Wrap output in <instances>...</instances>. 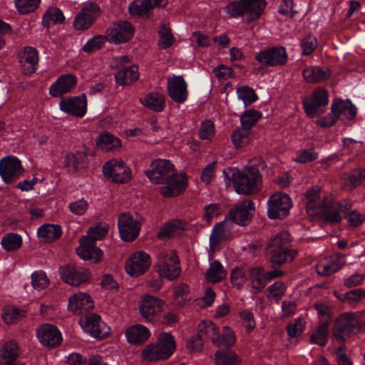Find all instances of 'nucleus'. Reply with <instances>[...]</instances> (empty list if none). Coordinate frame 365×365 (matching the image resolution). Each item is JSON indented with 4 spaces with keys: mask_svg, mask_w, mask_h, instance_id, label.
I'll return each mask as SVG.
<instances>
[{
    "mask_svg": "<svg viewBox=\"0 0 365 365\" xmlns=\"http://www.w3.org/2000/svg\"><path fill=\"white\" fill-rule=\"evenodd\" d=\"M17 11L21 14L34 12L39 6L41 0H14Z\"/></svg>",
    "mask_w": 365,
    "mask_h": 365,
    "instance_id": "nucleus-56",
    "label": "nucleus"
},
{
    "mask_svg": "<svg viewBox=\"0 0 365 365\" xmlns=\"http://www.w3.org/2000/svg\"><path fill=\"white\" fill-rule=\"evenodd\" d=\"M267 204V215L270 219H282L287 217L292 206L290 197L283 192L273 194Z\"/></svg>",
    "mask_w": 365,
    "mask_h": 365,
    "instance_id": "nucleus-7",
    "label": "nucleus"
},
{
    "mask_svg": "<svg viewBox=\"0 0 365 365\" xmlns=\"http://www.w3.org/2000/svg\"><path fill=\"white\" fill-rule=\"evenodd\" d=\"M145 175L151 182L162 185L160 192L164 197H176L187 187L186 175L178 173L174 164L167 159L153 160Z\"/></svg>",
    "mask_w": 365,
    "mask_h": 365,
    "instance_id": "nucleus-1",
    "label": "nucleus"
},
{
    "mask_svg": "<svg viewBox=\"0 0 365 365\" xmlns=\"http://www.w3.org/2000/svg\"><path fill=\"white\" fill-rule=\"evenodd\" d=\"M80 245L76 248V252L79 257L83 260H90L93 263H98L103 260V252L98 247L96 242L89 240V237L80 238Z\"/></svg>",
    "mask_w": 365,
    "mask_h": 365,
    "instance_id": "nucleus-24",
    "label": "nucleus"
},
{
    "mask_svg": "<svg viewBox=\"0 0 365 365\" xmlns=\"http://www.w3.org/2000/svg\"><path fill=\"white\" fill-rule=\"evenodd\" d=\"M59 274L66 284L73 287L87 283L91 278V274L88 269L71 264L61 267Z\"/></svg>",
    "mask_w": 365,
    "mask_h": 365,
    "instance_id": "nucleus-8",
    "label": "nucleus"
},
{
    "mask_svg": "<svg viewBox=\"0 0 365 365\" xmlns=\"http://www.w3.org/2000/svg\"><path fill=\"white\" fill-rule=\"evenodd\" d=\"M96 145L103 150H110L120 147V140L108 133H103L98 136Z\"/></svg>",
    "mask_w": 365,
    "mask_h": 365,
    "instance_id": "nucleus-45",
    "label": "nucleus"
},
{
    "mask_svg": "<svg viewBox=\"0 0 365 365\" xmlns=\"http://www.w3.org/2000/svg\"><path fill=\"white\" fill-rule=\"evenodd\" d=\"M59 108L63 113L78 118L83 117L87 111V101L84 94L80 96L62 98Z\"/></svg>",
    "mask_w": 365,
    "mask_h": 365,
    "instance_id": "nucleus-18",
    "label": "nucleus"
},
{
    "mask_svg": "<svg viewBox=\"0 0 365 365\" xmlns=\"http://www.w3.org/2000/svg\"><path fill=\"white\" fill-rule=\"evenodd\" d=\"M267 252L270 261L275 264H282L286 262L292 261L296 256V252L289 249L267 248Z\"/></svg>",
    "mask_w": 365,
    "mask_h": 365,
    "instance_id": "nucleus-37",
    "label": "nucleus"
},
{
    "mask_svg": "<svg viewBox=\"0 0 365 365\" xmlns=\"http://www.w3.org/2000/svg\"><path fill=\"white\" fill-rule=\"evenodd\" d=\"M289 242V234L286 231L281 232L271 240L267 248L288 249Z\"/></svg>",
    "mask_w": 365,
    "mask_h": 365,
    "instance_id": "nucleus-58",
    "label": "nucleus"
},
{
    "mask_svg": "<svg viewBox=\"0 0 365 365\" xmlns=\"http://www.w3.org/2000/svg\"><path fill=\"white\" fill-rule=\"evenodd\" d=\"M362 298H365V290L356 289L346 292L343 296L342 302H346L351 306H356Z\"/></svg>",
    "mask_w": 365,
    "mask_h": 365,
    "instance_id": "nucleus-64",
    "label": "nucleus"
},
{
    "mask_svg": "<svg viewBox=\"0 0 365 365\" xmlns=\"http://www.w3.org/2000/svg\"><path fill=\"white\" fill-rule=\"evenodd\" d=\"M89 204L84 198H80L73 202H71L68 205V209L70 212L75 215H83L88 210Z\"/></svg>",
    "mask_w": 365,
    "mask_h": 365,
    "instance_id": "nucleus-62",
    "label": "nucleus"
},
{
    "mask_svg": "<svg viewBox=\"0 0 365 365\" xmlns=\"http://www.w3.org/2000/svg\"><path fill=\"white\" fill-rule=\"evenodd\" d=\"M230 280L234 287L240 289L246 281L245 270L241 267H235L231 272Z\"/></svg>",
    "mask_w": 365,
    "mask_h": 365,
    "instance_id": "nucleus-63",
    "label": "nucleus"
},
{
    "mask_svg": "<svg viewBox=\"0 0 365 365\" xmlns=\"http://www.w3.org/2000/svg\"><path fill=\"white\" fill-rule=\"evenodd\" d=\"M31 285L34 289L41 291L46 289L50 280L46 272L41 270L35 271L31 275Z\"/></svg>",
    "mask_w": 365,
    "mask_h": 365,
    "instance_id": "nucleus-51",
    "label": "nucleus"
},
{
    "mask_svg": "<svg viewBox=\"0 0 365 365\" xmlns=\"http://www.w3.org/2000/svg\"><path fill=\"white\" fill-rule=\"evenodd\" d=\"M226 274L222 264L219 261L215 260L210 264L205 276L210 282L217 283L223 279Z\"/></svg>",
    "mask_w": 365,
    "mask_h": 365,
    "instance_id": "nucleus-44",
    "label": "nucleus"
},
{
    "mask_svg": "<svg viewBox=\"0 0 365 365\" xmlns=\"http://www.w3.org/2000/svg\"><path fill=\"white\" fill-rule=\"evenodd\" d=\"M134 35V28L127 21H120L113 24L106 31V39L115 44L128 41Z\"/></svg>",
    "mask_w": 365,
    "mask_h": 365,
    "instance_id": "nucleus-14",
    "label": "nucleus"
},
{
    "mask_svg": "<svg viewBox=\"0 0 365 365\" xmlns=\"http://www.w3.org/2000/svg\"><path fill=\"white\" fill-rule=\"evenodd\" d=\"M174 42L171 31L165 25H162L159 31L158 46L162 49L169 48Z\"/></svg>",
    "mask_w": 365,
    "mask_h": 365,
    "instance_id": "nucleus-59",
    "label": "nucleus"
},
{
    "mask_svg": "<svg viewBox=\"0 0 365 365\" xmlns=\"http://www.w3.org/2000/svg\"><path fill=\"white\" fill-rule=\"evenodd\" d=\"M93 307L92 298L86 292H77L68 299V309L73 314H81Z\"/></svg>",
    "mask_w": 365,
    "mask_h": 365,
    "instance_id": "nucleus-27",
    "label": "nucleus"
},
{
    "mask_svg": "<svg viewBox=\"0 0 365 365\" xmlns=\"http://www.w3.org/2000/svg\"><path fill=\"white\" fill-rule=\"evenodd\" d=\"M237 97L242 101L245 106H250L255 102L258 97L255 91L249 86H242L237 90Z\"/></svg>",
    "mask_w": 365,
    "mask_h": 365,
    "instance_id": "nucleus-57",
    "label": "nucleus"
},
{
    "mask_svg": "<svg viewBox=\"0 0 365 365\" xmlns=\"http://www.w3.org/2000/svg\"><path fill=\"white\" fill-rule=\"evenodd\" d=\"M167 89L170 98L177 103H183L188 98L187 84L182 76L168 78Z\"/></svg>",
    "mask_w": 365,
    "mask_h": 365,
    "instance_id": "nucleus-22",
    "label": "nucleus"
},
{
    "mask_svg": "<svg viewBox=\"0 0 365 365\" xmlns=\"http://www.w3.org/2000/svg\"><path fill=\"white\" fill-rule=\"evenodd\" d=\"M307 211L309 215L315 216L320 213L322 208L327 206L329 199L321 196V190L319 187H312L306 192Z\"/></svg>",
    "mask_w": 365,
    "mask_h": 365,
    "instance_id": "nucleus-25",
    "label": "nucleus"
},
{
    "mask_svg": "<svg viewBox=\"0 0 365 365\" xmlns=\"http://www.w3.org/2000/svg\"><path fill=\"white\" fill-rule=\"evenodd\" d=\"M303 103L305 113L310 117H313L316 113H324L329 103L328 93L324 88H318L304 101Z\"/></svg>",
    "mask_w": 365,
    "mask_h": 365,
    "instance_id": "nucleus-11",
    "label": "nucleus"
},
{
    "mask_svg": "<svg viewBox=\"0 0 365 365\" xmlns=\"http://www.w3.org/2000/svg\"><path fill=\"white\" fill-rule=\"evenodd\" d=\"M139 78L138 68L133 65L125 69L120 70L115 76V78L119 85L125 86L133 83Z\"/></svg>",
    "mask_w": 365,
    "mask_h": 365,
    "instance_id": "nucleus-40",
    "label": "nucleus"
},
{
    "mask_svg": "<svg viewBox=\"0 0 365 365\" xmlns=\"http://www.w3.org/2000/svg\"><path fill=\"white\" fill-rule=\"evenodd\" d=\"M151 259L148 254L143 251L135 252L125 262V271L131 277H139L148 270Z\"/></svg>",
    "mask_w": 365,
    "mask_h": 365,
    "instance_id": "nucleus-15",
    "label": "nucleus"
},
{
    "mask_svg": "<svg viewBox=\"0 0 365 365\" xmlns=\"http://www.w3.org/2000/svg\"><path fill=\"white\" fill-rule=\"evenodd\" d=\"M61 234V227L53 224L43 225L37 231L38 237L44 242H51L59 238Z\"/></svg>",
    "mask_w": 365,
    "mask_h": 365,
    "instance_id": "nucleus-38",
    "label": "nucleus"
},
{
    "mask_svg": "<svg viewBox=\"0 0 365 365\" xmlns=\"http://www.w3.org/2000/svg\"><path fill=\"white\" fill-rule=\"evenodd\" d=\"M255 211V205L252 200H246L240 205L233 207L225 218L234 223L245 226L251 220Z\"/></svg>",
    "mask_w": 365,
    "mask_h": 365,
    "instance_id": "nucleus-23",
    "label": "nucleus"
},
{
    "mask_svg": "<svg viewBox=\"0 0 365 365\" xmlns=\"http://www.w3.org/2000/svg\"><path fill=\"white\" fill-rule=\"evenodd\" d=\"M36 335L40 343L49 348L59 346L62 341V335L59 329L53 324H44L36 330Z\"/></svg>",
    "mask_w": 365,
    "mask_h": 365,
    "instance_id": "nucleus-19",
    "label": "nucleus"
},
{
    "mask_svg": "<svg viewBox=\"0 0 365 365\" xmlns=\"http://www.w3.org/2000/svg\"><path fill=\"white\" fill-rule=\"evenodd\" d=\"M19 62L22 72L29 75L36 71L38 63V53L35 48L25 47L19 53Z\"/></svg>",
    "mask_w": 365,
    "mask_h": 365,
    "instance_id": "nucleus-26",
    "label": "nucleus"
},
{
    "mask_svg": "<svg viewBox=\"0 0 365 365\" xmlns=\"http://www.w3.org/2000/svg\"><path fill=\"white\" fill-rule=\"evenodd\" d=\"M329 325L327 322L322 323L311 336L312 343L319 346H324L327 342Z\"/></svg>",
    "mask_w": 365,
    "mask_h": 365,
    "instance_id": "nucleus-53",
    "label": "nucleus"
},
{
    "mask_svg": "<svg viewBox=\"0 0 365 365\" xmlns=\"http://www.w3.org/2000/svg\"><path fill=\"white\" fill-rule=\"evenodd\" d=\"M346 263L345 256L336 254L331 257L329 261L321 262L316 266V269L319 275H331L340 269Z\"/></svg>",
    "mask_w": 365,
    "mask_h": 365,
    "instance_id": "nucleus-30",
    "label": "nucleus"
},
{
    "mask_svg": "<svg viewBox=\"0 0 365 365\" xmlns=\"http://www.w3.org/2000/svg\"><path fill=\"white\" fill-rule=\"evenodd\" d=\"M141 356L144 361L148 363L166 360L156 342L147 345L142 351Z\"/></svg>",
    "mask_w": 365,
    "mask_h": 365,
    "instance_id": "nucleus-46",
    "label": "nucleus"
},
{
    "mask_svg": "<svg viewBox=\"0 0 365 365\" xmlns=\"http://www.w3.org/2000/svg\"><path fill=\"white\" fill-rule=\"evenodd\" d=\"M77 83L76 77L73 74H65L58 78L49 88V93L53 97H58L71 92Z\"/></svg>",
    "mask_w": 365,
    "mask_h": 365,
    "instance_id": "nucleus-28",
    "label": "nucleus"
},
{
    "mask_svg": "<svg viewBox=\"0 0 365 365\" xmlns=\"http://www.w3.org/2000/svg\"><path fill=\"white\" fill-rule=\"evenodd\" d=\"M23 173L21 162L17 157L9 155L0 160V176L4 182L15 181Z\"/></svg>",
    "mask_w": 365,
    "mask_h": 365,
    "instance_id": "nucleus-13",
    "label": "nucleus"
},
{
    "mask_svg": "<svg viewBox=\"0 0 365 365\" xmlns=\"http://www.w3.org/2000/svg\"><path fill=\"white\" fill-rule=\"evenodd\" d=\"M19 356L17 344L11 341H5L0 346V365H12Z\"/></svg>",
    "mask_w": 365,
    "mask_h": 365,
    "instance_id": "nucleus-33",
    "label": "nucleus"
},
{
    "mask_svg": "<svg viewBox=\"0 0 365 365\" xmlns=\"http://www.w3.org/2000/svg\"><path fill=\"white\" fill-rule=\"evenodd\" d=\"M166 302L155 296L144 295L139 304V312L141 317L147 322L155 323L160 319L165 310Z\"/></svg>",
    "mask_w": 365,
    "mask_h": 365,
    "instance_id": "nucleus-6",
    "label": "nucleus"
},
{
    "mask_svg": "<svg viewBox=\"0 0 365 365\" xmlns=\"http://www.w3.org/2000/svg\"><path fill=\"white\" fill-rule=\"evenodd\" d=\"M183 230L184 227L180 221L173 220L165 224V225L160 229L158 236L160 239L165 240L179 235Z\"/></svg>",
    "mask_w": 365,
    "mask_h": 365,
    "instance_id": "nucleus-42",
    "label": "nucleus"
},
{
    "mask_svg": "<svg viewBox=\"0 0 365 365\" xmlns=\"http://www.w3.org/2000/svg\"><path fill=\"white\" fill-rule=\"evenodd\" d=\"M356 108L349 100H335L331 105V113L327 118H322L317 123L322 127H330L339 118L343 120H351L356 116Z\"/></svg>",
    "mask_w": 365,
    "mask_h": 365,
    "instance_id": "nucleus-5",
    "label": "nucleus"
},
{
    "mask_svg": "<svg viewBox=\"0 0 365 365\" xmlns=\"http://www.w3.org/2000/svg\"><path fill=\"white\" fill-rule=\"evenodd\" d=\"M197 335L202 338L208 339L215 345L221 344L219 329L215 324L210 320H203L197 326Z\"/></svg>",
    "mask_w": 365,
    "mask_h": 365,
    "instance_id": "nucleus-31",
    "label": "nucleus"
},
{
    "mask_svg": "<svg viewBox=\"0 0 365 365\" xmlns=\"http://www.w3.org/2000/svg\"><path fill=\"white\" fill-rule=\"evenodd\" d=\"M351 208V205L346 201L333 202L329 199L327 206L322 209L319 215L327 222L336 223L341 220V214L346 213Z\"/></svg>",
    "mask_w": 365,
    "mask_h": 365,
    "instance_id": "nucleus-17",
    "label": "nucleus"
},
{
    "mask_svg": "<svg viewBox=\"0 0 365 365\" xmlns=\"http://www.w3.org/2000/svg\"><path fill=\"white\" fill-rule=\"evenodd\" d=\"M100 14L101 9L98 5L93 2L86 4L74 19V29L78 31L88 29Z\"/></svg>",
    "mask_w": 365,
    "mask_h": 365,
    "instance_id": "nucleus-12",
    "label": "nucleus"
},
{
    "mask_svg": "<svg viewBox=\"0 0 365 365\" xmlns=\"http://www.w3.org/2000/svg\"><path fill=\"white\" fill-rule=\"evenodd\" d=\"M251 141V130L240 128L233 131L232 142L236 148H243Z\"/></svg>",
    "mask_w": 365,
    "mask_h": 365,
    "instance_id": "nucleus-49",
    "label": "nucleus"
},
{
    "mask_svg": "<svg viewBox=\"0 0 365 365\" xmlns=\"http://www.w3.org/2000/svg\"><path fill=\"white\" fill-rule=\"evenodd\" d=\"M265 272L262 267L252 268L250 270V279L252 287L257 292H261L267 283Z\"/></svg>",
    "mask_w": 365,
    "mask_h": 365,
    "instance_id": "nucleus-43",
    "label": "nucleus"
},
{
    "mask_svg": "<svg viewBox=\"0 0 365 365\" xmlns=\"http://www.w3.org/2000/svg\"><path fill=\"white\" fill-rule=\"evenodd\" d=\"M156 272L161 278L174 280L181 273L180 260L174 250H162L158 255L155 265Z\"/></svg>",
    "mask_w": 365,
    "mask_h": 365,
    "instance_id": "nucleus-4",
    "label": "nucleus"
},
{
    "mask_svg": "<svg viewBox=\"0 0 365 365\" xmlns=\"http://www.w3.org/2000/svg\"><path fill=\"white\" fill-rule=\"evenodd\" d=\"M255 59L265 66L284 65L287 61V53L282 46L273 47L257 53Z\"/></svg>",
    "mask_w": 365,
    "mask_h": 365,
    "instance_id": "nucleus-21",
    "label": "nucleus"
},
{
    "mask_svg": "<svg viewBox=\"0 0 365 365\" xmlns=\"http://www.w3.org/2000/svg\"><path fill=\"white\" fill-rule=\"evenodd\" d=\"M1 244L6 252L16 251L22 245V237L16 233H9L2 237Z\"/></svg>",
    "mask_w": 365,
    "mask_h": 365,
    "instance_id": "nucleus-48",
    "label": "nucleus"
},
{
    "mask_svg": "<svg viewBox=\"0 0 365 365\" xmlns=\"http://www.w3.org/2000/svg\"><path fill=\"white\" fill-rule=\"evenodd\" d=\"M266 5V0H236L230 2L225 10L230 17H242L243 21L251 23L259 19Z\"/></svg>",
    "mask_w": 365,
    "mask_h": 365,
    "instance_id": "nucleus-2",
    "label": "nucleus"
},
{
    "mask_svg": "<svg viewBox=\"0 0 365 365\" xmlns=\"http://www.w3.org/2000/svg\"><path fill=\"white\" fill-rule=\"evenodd\" d=\"M215 356L217 365H235L242 362V359L230 349H220Z\"/></svg>",
    "mask_w": 365,
    "mask_h": 365,
    "instance_id": "nucleus-41",
    "label": "nucleus"
},
{
    "mask_svg": "<svg viewBox=\"0 0 365 365\" xmlns=\"http://www.w3.org/2000/svg\"><path fill=\"white\" fill-rule=\"evenodd\" d=\"M24 315L23 310H19L16 308H5L2 312V319L5 323L14 324L18 322Z\"/></svg>",
    "mask_w": 365,
    "mask_h": 365,
    "instance_id": "nucleus-60",
    "label": "nucleus"
},
{
    "mask_svg": "<svg viewBox=\"0 0 365 365\" xmlns=\"http://www.w3.org/2000/svg\"><path fill=\"white\" fill-rule=\"evenodd\" d=\"M226 222L218 223L214 227L210 237V245L212 249H215L227 237L228 227Z\"/></svg>",
    "mask_w": 365,
    "mask_h": 365,
    "instance_id": "nucleus-47",
    "label": "nucleus"
},
{
    "mask_svg": "<svg viewBox=\"0 0 365 365\" xmlns=\"http://www.w3.org/2000/svg\"><path fill=\"white\" fill-rule=\"evenodd\" d=\"M235 190L239 194L249 195L259 190L262 183V176L257 168L245 167L242 171L232 174Z\"/></svg>",
    "mask_w": 365,
    "mask_h": 365,
    "instance_id": "nucleus-3",
    "label": "nucleus"
},
{
    "mask_svg": "<svg viewBox=\"0 0 365 365\" xmlns=\"http://www.w3.org/2000/svg\"><path fill=\"white\" fill-rule=\"evenodd\" d=\"M80 324L84 331L95 338L102 339L110 333V328L101 320L99 315L91 314L80 320Z\"/></svg>",
    "mask_w": 365,
    "mask_h": 365,
    "instance_id": "nucleus-16",
    "label": "nucleus"
},
{
    "mask_svg": "<svg viewBox=\"0 0 365 365\" xmlns=\"http://www.w3.org/2000/svg\"><path fill=\"white\" fill-rule=\"evenodd\" d=\"M150 330L144 325L135 324L130 327L125 331L128 343L140 344L146 341L150 336Z\"/></svg>",
    "mask_w": 365,
    "mask_h": 365,
    "instance_id": "nucleus-32",
    "label": "nucleus"
},
{
    "mask_svg": "<svg viewBox=\"0 0 365 365\" xmlns=\"http://www.w3.org/2000/svg\"><path fill=\"white\" fill-rule=\"evenodd\" d=\"M87 155L84 152L68 153L64 159V165L71 171L76 172L86 165Z\"/></svg>",
    "mask_w": 365,
    "mask_h": 365,
    "instance_id": "nucleus-36",
    "label": "nucleus"
},
{
    "mask_svg": "<svg viewBox=\"0 0 365 365\" xmlns=\"http://www.w3.org/2000/svg\"><path fill=\"white\" fill-rule=\"evenodd\" d=\"M261 117V113L256 110L250 109L247 110L240 118L242 128L251 130L252 126Z\"/></svg>",
    "mask_w": 365,
    "mask_h": 365,
    "instance_id": "nucleus-54",
    "label": "nucleus"
},
{
    "mask_svg": "<svg viewBox=\"0 0 365 365\" xmlns=\"http://www.w3.org/2000/svg\"><path fill=\"white\" fill-rule=\"evenodd\" d=\"M108 232V226L107 225H98L91 227L86 236L83 237H89L90 240L96 242L97 240L103 239Z\"/></svg>",
    "mask_w": 365,
    "mask_h": 365,
    "instance_id": "nucleus-61",
    "label": "nucleus"
},
{
    "mask_svg": "<svg viewBox=\"0 0 365 365\" xmlns=\"http://www.w3.org/2000/svg\"><path fill=\"white\" fill-rule=\"evenodd\" d=\"M168 0H134L128 6L132 16H145L155 7L165 6Z\"/></svg>",
    "mask_w": 365,
    "mask_h": 365,
    "instance_id": "nucleus-29",
    "label": "nucleus"
},
{
    "mask_svg": "<svg viewBox=\"0 0 365 365\" xmlns=\"http://www.w3.org/2000/svg\"><path fill=\"white\" fill-rule=\"evenodd\" d=\"M361 328L354 314L346 313L341 315L336 322L332 332L334 338L339 341H343L346 336Z\"/></svg>",
    "mask_w": 365,
    "mask_h": 365,
    "instance_id": "nucleus-10",
    "label": "nucleus"
},
{
    "mask_svg": "<svg viewBox=\"0 0 365 365\" xmlns=\"http://www.w3.org/2000/svg\"><path fill=\"white\" fill-rule=\"evenodd\" d=\"M365 179V169H356L346 174L344 185L353 188L359 185Z\"/></svg>",
    "mask_w": 365,
    "mask_h": 365,
    "instance_id": "nucleus-52",
    "label": "nucleus"
},
{
    "mask_svg": "<svg viewBox=\"0 0 365 365\" xmlns=\"http://www.w3.org/2000/svg\"><path fill=\"white\" fill-rule=\"evenodd\" d=\"M118 230L123 240L132 241L139 235L140 223L129 213H123L118 217Z\"/></svg>",
    "mask_w": 365,
    "mask_h": 365,
    "instance_id": "nucleus-20",
    "label": "nucleus"
},
{
    "mask_svg": "<svg viewBox=\"0 0 365 365\" xmlns=\"http://www.w3.org/2000/svg\"><path fill=\"white\" fill-rule=\"evenodd\" d=\"M190 292L189 287L185 284H180L174 289L173 299L175 304L182 307L189 301L187 295Z\"/></svg>",
    "mask_w": 365,
    "mask_h": 365,
    "instance_id": "nucleus-55",
    "label": "nucleus"
},
{
    "mask_svg": "<svg viewBox=\"0 0 365 365\" xmlns=\"http://www.w3.org/2000/svg\"><path fill=\"white\" fill-rule=\"evenodd\" d=\"M65 20L63 12L56 7L47 9L43 17L44 25L49 26L56 24H62Z\"/></svg>",
    "mask_w": 365,
    "mask_h": 365,
    "instance_id": "nucleus-50",
    "label": "nucleus"
},
{
    "mask_svg": "<svg viewBox=\"0 0 365 365\" xmlns=\"http://www.w3.org/2000/svg\"><path fill=\"white\" fill-rule=\"evenodd\" d=\"M302 75L309 83H319L328 79L330 73L319 66H309L303 70Z\"/></svg>",
    "mask_w": 365,
    "mask_h": 365,
    "instance_id": "nucleus-39",
    "label": "nucleus"
},
{
    "mask_svg": "<svg viewBox=\"0 0 365 365\" xmlns=\"http://www.w3.org/2000/svg\"><path fill=\"white\" fill-rule=\"evenodd\" d=\"M156 344L159 346L165 359H169L176 349L175 340L173 335L168 332L160 334L157 339Z\"/></svg>",
    "mask_w": 365,
    "mask_h": 365,
    "instance_id": "nucleus-35",
    "label": "nucleus"
},
{
    "mask_svg": "<svg viewBox=\"0 0 365 365\" xmlns=\"http://www.w3.org/2000/svg\"><path fill=\"white\" fill-rule=\"evenodd\" d=\"M103 175L117 183H125L131 179L130 169L122 160L112 159L103 166Z\"/></svg>",
    "mask_w": 365,
    "mask_h": 365,
    "instance_id": "nucleus-9",
    "label": "nucleus"
},
{
    "mask_svg": "<svg viewBox=\"0 0 365 365\" xmlns=\"http://www.w3.org/2000/svg\"><path fill=\"white\" fill-rule=\"evenodd\" d=\"M140 102L147 108L154 112H161L165 108V96L159 92H150L144 98H140Z\"/></svg>",
    "mask_w": 365,
    "mask_h": 365,
    "instance_id": "nucleus-34",
    "label": "nucleus"
}]
</instances>
